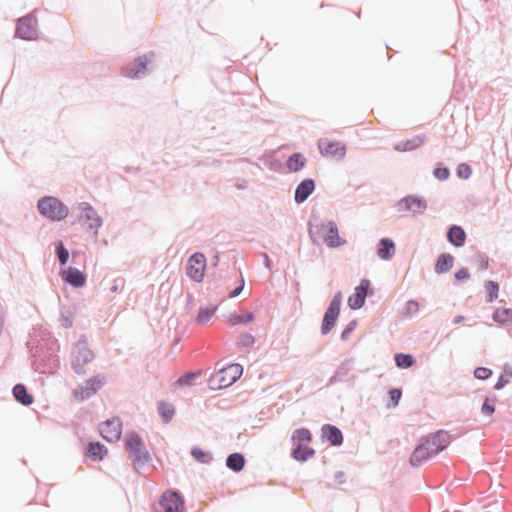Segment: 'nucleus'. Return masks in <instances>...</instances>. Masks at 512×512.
<instances>
[{
	"instance_id": "46",
	"label": "nucleus",
	"mask_w": 512,
	"mask_h": 512,
	"mask_svg": "<svg viewBox=\"0 0 512 512\" xmlns=\"http://www.w3.org/2000/svg\"><path fill=\"white\" fill-rule=\"evenodd\" d=\"M387 408H395L399 405L400 400L402 398V389L401 388H389L387 391Z\"/></svg>"
},
{
	"instance_id": "48",
	"label": "nucleus",
	"mask_w": 512,
	"mask_h": 512,
	"mask_svg": "<svg viewBox=\"0 0 512 512\" xmlns=\"http://www.w3.org/2000/svg\"><path fill=\"white\" fill-rule=\"evenodd\" d=\"M434 178H436L439 181H446L449 179L451 172L450 169L444 165L442 162H437L433 172H432Z\"/></svg>"
},
{
	"instance_id": "36",
	"label": "nucleus",
	"mask_w": 512,
	"mask_h": 512,
	"mask_svg": "<svg viewBox=\"0 0 512 512\" xmlns=\"http://www.w3.org/2000/svg\"><path fill=\"white\" fill-rule=\"evenodd\" d=\"M225 317L230 326L248 325L256 318L255 314L250 311H244L241 314L234 311Z\"/></svg>"
},
{
	"instance_id": "7",
	"label": "nucleus",
	"mask_w": 512,
	"mask_h": 512,
	"mask_svg": "<svg viewBox=\"0 0 512 512\" xmlns=\"http://www.w3.org/2000/svg\"><path fill=\"white\" fill-rule=\"evenodd\" d=\"M185 498L175 488L166 489L157 503L151 505V512H185Z\"/></svg>"
},
{
	"instance_id": "41",
	"label": "nucleus",
	"mask_w": 512,
	"mask_h": 512,
	"mask_svg": "<svg viewBox=\"0 0 512 512\" xmlns=\"http://www.w3.org/2000/svg\"><path fill=\"white\" fill-rule=\"evenodd\" d=\"M190 455L196 462L201 464H210L213 461V454L209 450H205L197 445L190 449Z\"/></svg>"
},
{
	"instance_id": "23",
	"label": "nucleus",
	"mask_w": 512,
	"mask_h": 512,
	"mask_svg": "<svg viewBox=\"0 0 512 512\" xmlns=\"http://www.w3.org/2000/svg\"><path fill=\"white\" fill-rule=\"evenodd\" d=\"M446 239L453 247L461 248L466 243L467 234L461 225L451 224L447 227Z\"/></svg>"
},
{
	"instance_id": "8",
	"label": "nucleus",
	"mask_w": 512,
	"mask_h": 512,
	"mask_svg": "<svg viewBox=\"0 0 512 512\" xmlns=\"http://www.w3.org/2000/svg\"><path fill=\"white\" fill-rule=\"evenodd\" d=\"M155 57L156 54L152 50L139 55L130 64L122 66L121 74L129 79H141L152 70L150 66Z\"/></svg>"
},
{
	"instance_id": "38",
	"label": "nucleus",
	"mask_w": 512,
	"mask_h": 512,
	"mask_svg": "<svg viewBox=\"0 0 512 512\" xmlns=\"http://www.w3.org/2000/svg\"><path fill=\"white\" fill-rule=\"evenodd\" d=\"M468 137V130H454V133L447 137L446 143L460 150L466 147Z\"/></svg>"
},
{
	"instance_id": "47",
	"label": "nucleus",
	"mask_w": 512,
	"mask_h": 512,
	"mask_svg": "<svg viewBox=\"0 0 512 512\" xmlns=\"http://www.w3.org/2000/svg\"><path fill=\"white\" fill-rule=\"evenodd\" d=\"M354 290L359 291L363 296L365 295L366 299L375 294V289L368 278H362Z\"/></svg>"
},
{
	"instance_id": "1",
	"label": "nucleus",
	"mask_w": 512,
	"mask_h": 512,
	"mask_svg": "<svg viewBox=\"0 0 512 512\" xmlns=\"http://www.w3.org/2000/svg\"><path fill=\"white\" fill-rule=\"evenodd\" d=\"M32 369L39 374H56L60 368V344L51 334L41 335L31 347L27 344Z\"/></svg>"
},
{
	"instance_id": "52",
	"label": "nucleus",
	"mask_w": 512,
	"mask_h": 512,
	"mask_svg": "<svg viewBox=\"0 0 512 512\" xmlns=\"http://www.w3.org/2000/svg\"><path fill=\"white\" fill-rule=\"evenodd\" d=\"M493 375V370L484 366H477L473 370V376L477 380L486 381Z\"/></svg>"
},
{
	"instance_id": "25",
	"label": "nucleus",
	"mask_w": 512,
	"mask_h": 512,
	"mask_svg": "<svg viewBox=\"0 0 512 512\" xmlns=\"http://www.w3.org/2000/svg\"><path fill=\"white\" fill-rule=\"evenodd\" d=\"M396 251V245L393 239L389 237H382L379 239L376 246V255L384 261L391 260Z\"/></svg>"
},
{
	"instance_id": "21",
	"label": "nucleus",
	"mask_w": 512,
	"mask_h": 512,
	"mask_svg": "<svg viewBox=\"0 0 512 512\" xmlns=\"http://www.w3.org/2000/svg\"><path fill=\"white\" fill-rule=\"evenodd\" d=\"M108 448L98 440H92L84 447L83 455L93 462H101L108 455Z\"/></svg>"
},
{
	"instance_id": "10",
	"label": "nucleus",
	"mask_w": 512,
	"mask_h": 512,
	"mask_svg": "<svg viewBox=\"0 0 512 512\" xmlns=\"http://www.w3.org/2000/svg\"><path fill=\"white\" fill-rule=\"evenodd\" d=\"M342 299V292L337 291L326 307L320 327L322 336L328 335L336 326L341 312Z\"/></svg>"
},
{
	"instance_id": "54",
	"label": "nucleus",
	"mask_w": 512,
	"mask_h": 512,
	"mask_svg": "<svg viewBox=\"0 0 512 512\" xmlns=\"http://www.w3.org/2000/svg\"><path fill=\"white\" fill-rule=\"evenodd\" d=\"M354 362V358H348L346 359L345 361H343L338 367L337 369L335 370V373H337V375L340 377V378H344L346 377L350 370H351V364Z\"/></svg>"
},
{
	"instance_id": "17",
	"label": "nucleus",
	"mask_w": 512,
	"mask_h": 512,
	"mask_svg": "<svg viewBox=\"0 0 512 512\" xmlns=\"http://www.w3.org/2000/svg\"><path fill=\"white\" fill-rule=\"evenodd\" d=\"M123 423L120 418H110L99 424L100 436L107 442L118 441L122 435Z\"/></svg>"
},
{
	"instance_id": "19",
	"label": "nucleus",
	"mask_w": 512,
	"mask_h": 512,
	"mask_svg": "<svg viewBox=\"0 0 512 512\" xmlns=\"http://www.w3.org/2000/svg\"><path fill=\"white\" fill-rule=\"evenodd\" d=\"M320 440L322 443H328L330 446L340 447L344 443V435L338 426L325 423L321 426Z\"/></svg>"
},
{
	"instance_id": "57",
	"label": "nucleus",
	"mask_w": 512,
	"mask_h": 512,
	"mask_svg": "<svg viewBox=\"0 0 512 512\" xmlns=\"http://www.w3.org/2000/svg\"><path fill=\"white\" fill-rule=\"evenodd\" d=\"M243 292V286L237 285L232 291L227 295V299H233L238 297Z\"/></svg>"
},
{
	"instance_id": "51",
	"label": "nucleus",
	"mask_w": 512,
	"mask_h": 512,
	"mask_svg": "<svg viewBox=\"0 0 512 512\" xmlns=\"http://www.w3.org/2000/svg\"><path fill=\"white\" fill-rule=\"evenodd\" d=\"M471 277V273L469 269L465 266L460 267L458 270L454 273V285H461L468 281Z\"/></svg>"
},
{
	"instance_id": "59",
	"label": "nucleus",
	"mask_w": 512,
	"mask_h": 512,
	"mask_svg": "<svg viewBox=\"0 0 512 512\" xmlns=\"http://www.w3.org/2000/svg\"><path fill=\"white\" fill-rule=\"evenodd\" d=\"M83 346H88V339L85 334H81L78 338V341L73 345V348H82Z\"/></svg>"
},
{
	"instance_id": "43",
	"label": "nucleus",
	"mask_w": 512,
	"mask_h": 512,
	"mask_svg": "<svg viewBox=\"0 0 512 512\" xmlns=\"http://www.w3.org/2000/svg\"><path fill=\"white\" fill-rule=\"evenodd\" d=\"M484 288H485V292H486L485 301L487 303H493L494 301H496L498 299L500 285L497 281L485 280Z\"/></svg>"
},
{
	"instance_id": "3",
	"label": "nucleus",
	"mask_w": 512,
	"mask_h": 512,
	"mask_svg": "<svg viewBox=\"0 0 512 512\" xmlns=\"http://www.w3.org/2000/svg\"><path fill=\"white\" fill-rule=\"evenodd\" d=\"M308 235L314 245L319 246L323 242L328 248L337 249L347 243L341 237L336 222L332 219L322 221L319 217L311 216L307 223Z\"/></svg>"
},
{
	"instance_id": "32",
	"label": "nucleus",
	"mask_w": 512,
	"mask_h": 512,
	"mask_svg": "<svg viewBox=\"0 0 512 512\" xmlns=\"http://www.w3.org/2000/svg\"><path fill=\"white\" fill-rule=\"evenodd\" d=\"M225 465L230 471L240 473L244 470L246 465L245 455L242 452L230 453L226 457Z\"/></svg>"
},
{
	"instance_id": "29",
	"label": "nucleus",
	"mask_w": 512,
	"mask_h": 512,
	"mask_svg": "<svg viewBox=\"0 0 512 512\" xmlns=\"http://www.w3.org/2000/svg\"><path fill=\"white\" fill-rule=\"evenodd\" d=\"M307 165V159L302 152H294L288 156L285 169L289 173H297L303 170Z\"/></svg>"
},
{
	"instance_id": "37",
	"label": "nucleus",
	"mask_w": 512,
	"mask_h": 512,
	"mask_svg": "<svg viewBox=\"0 0 512 512\" xmlns=\"http://www.w3.org/2000/svg\"><path fill=\"white\" fill-rule=\"evenodd\" d=\"M393 360L395 366L399 369H410L417 364L416 357L411 353L396 352L393 355Z\"/></svg>"
},
{
	"instance_id": "2",
	"label": "nucleus",
	"mask_w": 512,
	"mask_h": 512,
	"mask_svg": "<svg viewBox=\"0 0 512 512\" xmlns=\"http://www.w3.org/2000/svg\"><path fill=\"white\" fill-rule=\"evenodd\" d=\"M453 436L449 431L439 429L426 436H422L409 456V464L418 468L434 456L446 450Z\"/></svg>"
},
{
	"instance_id": "31",
	"label": "nucleus",
	"mask_w": 512,
	"mask_h": 512,
	"mask_svg": "<svg viewBox=\"0 0 512 512\" xmlns=\"http://www.w3.org/2000/svg\"><path fill=\"white\" fill-rule=\"evenodd\" d=\"M203 375L202 369L189 370L184 372L178 379L174 382V386L176 388H184L191 387L196 384V380Z\"/></svg>"
},
{
	"instance_id": "34",
	"label": "nucleus",
	"mask_w": 512,
	"mask_h": 512,
	"mask_svg": "<svg viewBox=\"0 0 512 512\" xmlns=\"http://www.w3.org/2000/svg\"><path fill=\"white\" fill-rule=\"evenodd\" d=\"M157 413L164 424H168L173 420L176 413L175 406L166 400H160L157 403Z\"/></svg>"
},
{
	"instance_id": "50",
	"label": "nucleus",
	"mask_w": 512,
	"mask_h": 512,
	"mask_svg": "<svg viewBox=\"0 0 512 512\" xmlns=\"http://www.w3.org/2000/svg\"><path fill=\"white\" fill-rule=\"evenodd\" d=\"M73 320H74V312L70 307L68 308H62L60 311V322L61 325L68 329L73 326Z\"/></svg>"
},
{
	"instance_id": "16",
	"label": "nucleus",
	"mask_w": 512,
	"mask_h": 512,
	"mask_svg": "<svg viewBox=\"0 0 512 512\" xmlns=\"http://www.w3.org/2000/svg\"><path fill=\"white\" fill-rule=\"evenodd\" d=\"M427 207L426 198L418 194H407L397 202L398 211H407L414 215L424 213Z\"/></svg>"
},
{
	"instance_id": "28",
	"label": "nucleus",
	"mask_w": 512,
	"mask_h": 512,
	"mask_svg": "<svg viewBox=\"0 0 512 512\" xmlns=\"http://www.w3.org/2000/svg\"><path fill=\"white\" fill-rule=\"evenodd\" d=\"M12 395L16 402L19 404L29 407L34 403V396L28 391V388L23 383H17L12 388Z\"/></svg>"
},
{
	"instance_id": "18",
	"label": "nucleus",
	"mask_w": 512,
	"mask_h": 512,
	"mask_svg": "<svg viewBox=\"0 0 512 512\" xmlns=\"http://www.w3.org/2000/svg\"><path fill=\"white\" fill-rule=\"evenodd\" d=\"M60 277L64 285H69L74 289H81L87 283V273L74 266L61 268Z\"/></svg>"
},
{
	"instance_id": "13",
	"label": "nucleus",
	"mask_w": 512,
	"mask_h": 512,
	"mask_svg": "<svg viewBox=\"0 0 512 512\" xmlns=\"http://www.w3.org/2000/svg\"><path fill=\"white\" fill-rule=\"evenodd\" d=\"M107 376L105 374L98 373L88 378L84 385L78 386L77 389L73 390V397L78 402H84L97 392L106 384Z\"/></svg>"
},
{
	"instance_id": "9",
	"label": "nucleus",
	"mask_w": 512,
	"mask_h": 512,
	"mask_svg": "<svg viewBox=\"0 0 512 512\" xmlns=\"http://www.w3.org/2000/svg\"><path fill=\"white\" fill-rule=\"evenodd\" d=\"M77 208L81 213L71 222V225L80 223L86 231L93 232L97 237L98 230L103 225V218L89 202H79Z\"/></svg>"
},
{
	"instance_id": "26",
	"label": "nucleus",
	"mask_w": 512,
	"mask_h": 512,
	"mask_svg": "<svg viewBox=\"0 0 512 512\" xmlns=\"http://www.w3.org/2000/svg\"><path fill=\"white\" fill-rule=\"evenodd\" d=\"M316 450L308 444L293 445L291 448L290 456L293 460L299 463H305L313 458Z\"/></svg>"
},
{
	"instance_id": "40",
	"label": "nucleus",
	"mask_w": 512,
	"mask_h": 512,
	"mask_svg": "<svg viewBox=\"0 0 512 512\" xmlns=\"http://www.w3.org/2000/svg\"><path fill=\"white\" fill-rule=\"evenodd\" d=\"M512 380V366L510 363L506 362L502 366V370L495 382L493 388L497 391H500L506 387L507 384Z\"/></svg>"
},
{
	"instance_id": "6",
	"label": "nucleus",
	"mask_w": 512,
	"mask_h": 512,
	"mask_svg": "<svg viewBox=\"0 0 512 512\" xmlns=\"http://www.w3.org/2000/svg\"><path fill=\"white\" fill-rule=\"evenodd\" d=\"M244 368L239 363H229L211 374L208 388L212 391L226 389L235 384L243 375Z\"/></svg>"
},
{
	"instance_id": "15",
	"label": "nucleus",
	"mask_w": 512,
	"mask_h": 512,
	"mask_svg": "<svg viewBox=\"0 0 512 512\" xmlns=\"http://www.w3.org/2000/svg\"><path fill=\"white\" fill-rule=\"evenodd\" d=\"M95 359V353L88 346L73 348L71 352V367L75 374L85 375V365Z\"/></svg>"
},
{
	"instance_id": "11",
	"label": "nucleus",
	"mask_w": 512,
	"mask_h": 512,
	"mask_svg": "<svg viewBox=\"0 0 512 512\" xmlns=\"http://www.w3.org/2000/svg\"><path fill=\"white\" fill-rule=\"evenodd\" d=\"M38 19L34 12H30L17 19L14 38L25 41L38 39Z\"/></svg>"
},
{
	"instance_id": "56",
	"label": "nucleus",
	"mask_w": 512,
	"mask_h": 512,
	"mask_svg": "<svg viewBox=\"0 0 512 512\" xmlns=\"http://www.w3.org/2000/svg\"><path fill=\"white\" fill-rule=\"evenodd\" d=\"M419 311V303L417 300L410 299L404 305V314L406 316H413Z\"/></svg>"
},
{
	"instance_id": "14",
	"label": "nucleus",
	"mask_w": 512,
	"mask_h": 512,
	"mask_svg": "<svg viewBox=\"0 0 512 512\" xmlns=\"http://www.w3.org/2000/svg\"><path fill=\"white\" fill-rule=\"evenodd\" d=\"M317 147L320 154L326 158L343 160L347 153V146L344 142L329 139H319Z\"/></svg>"
},
{
	"instance_id": "27",
	"label": "nucleus",
	"mask_w": 512,
	"mask_h": 512,
	"mask_svg": "<svg viewBox=\"0 0 512 512\" xmlns=\"http://www.w3.org/2000/svg\"><path fill=\"white\" fill-rule=\"evenodd\" d=\"M455 257L449 252L440 253L434 262V272L437 275L448 273L454 266Z\"/></svg>"
},
{
	"instance_id": "24",
	"label": "nucleus",
	"mask_w": 512,
	"mask_h": 512,
	"mask_svg": "<svg viewBox=\"0 0 512 512\" xmlns=\"http://www.w3.org/2000/svg\"><path fill=\"white\" fill-rule=\"evenodd\" d=\"M277 151L270 150L265 151L261 156H259L258 160L263 163V165L272 172L278 174H285L286 169L284 164L276 157Z\"/></svg>"
},
{
	"instance_id": "35",
	"label": "nucleus",
	"mask_w": 512,
	"mask_h": 512,
	"mask_svg": "<svg viewBox=\"0 0 512 512\" xmlns=\"http://www.w3.org/2000/svg\"><path fill=\"white\" fill-rule=\"evenodd\" d=\"M218 309L219 305L208 304L200 306L195 318L196 323L201 326L206 325L216 314Z\"/></svg>"
},
{
	"instance_id": "5",
	"label": "nucleus",
	"mask_w": 512,
	"mask_h": 512,
	"mask_svg": "<svg viewBox=\"0 0 512 512\" xmlns=\"http://www.w3.org/2000/svg\"><path fill=\"white\" fill-rule=\"evenodd\" d=\"M38 213L51 222H61L69 215V207L57 196L44 195L36 202Z\"/></svg>"
},
{
	"instance_id": "44",
	"label": "nucleus",
	"mask_w": 512,
	"mask_h": 512,
	"mask_svg": "<svg viewBox=\"0 0 512 512\" xmlns=\"http://www.w3.org/2000/svg\"><path fill=\"white\" fill-rule=\"evenodd\" d=\"M256 343V338L250 332L240 333L236 339V347L239 350H248L253 348Z\"/></svg>"
},
{
	"instance_id": "45",
	"label": "nucleus",
	"mask_w": 512,
	"mask_h": 512,
	"mask_svg": "<svg viewBox=\"0 0 512 512\" xmlns=\"http://www.w3.org/2000/svg\"><path fill=\"white\" fill-rule=\"evenodd\" d=\"M365 303V295L363 296L362 294H360L359 291L355 290L351 295H349L347 299V305L353 311L361 309L365 305Z\"/></svg>"
},
{
	"instance_id": "62",
	"label": "nucleus",
	"mask_w": 512,
	"mask_h": 512,
	"mask_svg": "<svg viewBox=\"0 0 512 512\" xmlns=\"http://www.w3.org/2000/svg\"><path fill=\"white\" fill-rule=\"evenodd\" d=\"M119 282H123V280L122 279L114 280V283H113V285L110 288L111 292H113V293L118 292V290H119Z\"/></svg>"
},
{
	"instance_id": "60",
	"label": "nucleus",
	"mask_w": 512,
	"mask_h": 512,
	"mask_svg": "<svg viewBox=\"0 0 512 512\" xmlns=\"http://www.w3.org/2000/svg\"><path fill=\"white\" fill-rule=\"evenodd\" d=\"M334 481L337 484H344L346 482V474L343 471H337L334 475Z\"/></svg>"
},
{
	"instance_id": "64",
	"label": "nucleus",
	"mask_w": 512,
	"mask_h": 512,
	"mask_svg": "<svg viewBox=\"0 0 512 512\" xmlns=\"http://www.w3.org/2000/svg\"><path fill=\"white\" fill-rule=\"evenodd\" d=\"M218 264H219V255H218V253H216V254L212 257V259H211V266H212V267H217V266H218Z\"/></svg>"
},
{
	"instance_id": "55",
	"label": "nucleus",
	"mask_w": 512,
	"mask_h": 512,
	"mask_svg": "<svg viewBox=\"0 0 512 512\" xmlns=\"http://www.w3.org/2000/svg\"><path fill=\"white\" fill-rule=\"evenodd\" d=\"M358 320L356 318L349 321V323L343 328L340 333L341 341H346L350 337L351 333L356 329Z\"/></svg>"
},
{
	"instance_id": "33",
	"label": "nucleus",
	"mask_w": 512,
	"mask_h": 512,
	"mask_svg": "<svg viewBox=\"0 0 512 512\" xmlns=\"http://www.w3.org/2000/svg\"><path fill=\"white\" fill-rule=\"evenodd\" d=\"M54 252L56 259L60 265V267L66 266L69 262L70 255L73 257L79 255V251H73L72 253L66 248L64 242L62 240H57L54 243Z\"/></svg>"
},
{
	"instance_id": "49",
	"label": "nucleus",
	"mask_w": 512,
	"mask_h": 512,
	"mask_svg": "<svg viewBox=\"0 0 512 512\" xmlns=\"http://www.w3.org/2000/svg\"><path fill=\"white\" fill-rule=\"evenodd\" d=\"M471 262L478 264L479 271H486L489 268L490 258L485 252L478 251Z\"/></svg>"
},
{
	"instance_id": "22",
	"label": "nucleus",
	"mask_w": 512,
	"mask_h": 512,
	"mask_svg": "<svg viewBox=\"0 0 512 512\" xmlns=\"http://www.w3.org/2000/svg\"><path fill=\"white\" fill-rule=\"evenodd\" d=\"M427 136L424 133L415 135L411 138L398 141L393 144V149L397 152H412L425 144Z\"/></svg>"
},
{
	"instance_id": "4",
	"label": "nucleus",
	"mask_w": 512,
	"mask_h": 512,
	"mask_svg": "<svg viewBox=\"0 0 512 512\" xmlns=\"http://www.w3.org/2000/svg\"><path fill=\"white\" fill-rule=\"evenodd\" d=\"M124 447L131 460L133 468H143L152 461L150 452L139 432L129 430L124 436Z\"/></svg>"
},
{
	"instance_id": "30",
	"label": "nucleus",
	"mask_w": 512,
	"mask_h": 512,
	"mask_svg": "<svg viewBox=\"0 0 512 512\" xmlns=\"http://www.w3.org/2000/svg\"><path fill=\"white\" fill-rule=\"evenodd\" d=\"M491 318L499 327L512 326V308L496 307L492 312Z\"/></svg>"
},
{
	"instance_id": "53",
	"label": "nucleus",
	"mask_w": 512,
	"mask_h": 512,
	"mask_svg": "<svg viewBox=\"0 0 512 512\" xmlns=\"http://www.w3.org/2000/svg\"><path fill=\"white\" fill-rule=\"evenodd\" d=\"M456 175L462 180H467L472 175V167L468 163H460L456 167Z\"/></svg>"
},
{
	"instance_id": "12",
	"label": "nucleus",
	"mask_w": 512,
	"mask_h": 512,
	"mask_svg": "<svg viewBox=\"0 0 512 512\" xmlns=\"http://www.w3.org/2000/svg\"><path fill=\"white\" fill-rule=\"evenodd\" d=\"M207 258L203 252L192 253L185 265L186 276L195 283H202L205 278Z\"/></svg>"
},
{
	"instance_id": "39",
	"label": "nucleus",
	"mask_w": 512,
	"mask_h": 512,
	"mask_svg": "<svg viewBox=\"0 0 512 512\" xmlns=\"http://www.w3.org/2000/svg\"><path fill=\"white\" fill-rule=\"evenodd\" d=\"M313 439V434L311 430L307 427H299L296 428L290 437V440L293 445L298 444H309Z\"/></svg>"
},
{
	"instance_id": "20",
	"label": "nucleus",
	"mask_w": 512,
	"mask_h": 512,
	"mask_svg": "<svg viewBox=\"0 0 512 512\" xmlns=\"http://www.w3.org/2000/svg\"><path fill=\"white\" fill-rule=\"evenodd\" d=\"M316 190V181L307 177L301 180L294 190V202L298 205L304 203Z\"/></svg>"
},
{
	"instance_id": "61",
	"label": "nucleus",
	"mask_w": 512,
	"mask_h": 512,
	"mask_svg": "<svg viewBox=\"0 0 512 512\" xmlns=\"http://www.w3.org/2000/svg\"><path fill=\"white\" fill-rule=\"evenodd\" d=\"M342 380H343V379H342V378H340V377L337 375V373H335V372H334V373H333V375L328 379V383H327V385H328V386H331V385H334V384H336V383H338V382H340V381H342Z\"/></svg>"
},
{
	"instance_id": "63",
	"label": "nucleus",
	"mask_w": 512,
	"mask_h": 512,
	"mask_svg": "<svg viewBox=\"0 0 512 512\" xmlns=\"http://www.w3.org/2000/svg\"><path fill=\"white\" fill-rule=\"evenodd\" d=\"M465 320V316L463 315H457L453 318V324H461L462 322H464Z\"/></svg>"
},
{
	"instance_id": "42",
	"label": "nucleus",
	"mask_w": 512,
	"mask_h": 512,
	"mask_svg": "<svg viewBox=\"0 0 512 512\" xmlns=\"http://www.w3.org/2000/svg\"><path fill=\"white\" fill-rule=\"evenodd\" d=\"M497 401V395L489 392L482 402L480 409L481 414L486 417L492 416L495 413Z\"/></svg>"
},
{
	"instance_id": "58",
	"label": "nucleus",
	"mask_w": 512,
	"mask_h": 512,
	"mask_svg": "<svg viewBox=\"0 0 512 512\" xmlns=\"http://www.w3.org/2000/svg\"><path fill=\"white\" fill-rule=\"evenodd\" d=\"M262 257H263V266L268 269L269 271L272 270L273 268V261L272 259L270 258V256L267 254V253H262Z\"/></svg>"
}]
</instances>
